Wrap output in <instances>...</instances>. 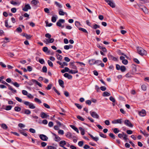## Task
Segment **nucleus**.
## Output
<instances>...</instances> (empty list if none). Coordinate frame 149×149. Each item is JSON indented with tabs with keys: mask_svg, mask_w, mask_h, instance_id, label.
<instances>
[{
	"mask_svg": "<svg viewBox=\"0 0 149 149\" xmlns=\"http://www.w3.org/2000/svg\"><path fill=\"white\" fill-rule=\"evenodd\" d=\"M112 8H115L116 5L114 3L112 0H104Z\"/></svg>",
	"mask_w": 149,
	"mask_h": 149,
	"instance_id": "obj_6",
	"label": "nucleus"
},
{
	"mask_svg": "<svg viewBox=\"0 0 149 149\" xmlns=\"http://www.w3.org/2000/svg\"><path fill=\"white\" fill-rule=\"evenodd\" d=\"M18 126L22 128L23 127H25V125L22 123H19L18 124Z\"/></svg>",
	"mask_w": 149,
	"mask_h": 149,
	"instance_id": "obj_58",
	"label": "nucleus"
},
{
	"mask_svg": "<svg viewBox=\"0 0 149 149\" xmlns=\"http://www.w3.org/2000/svg\"><path fill=\"white\" fill-rule=\"evenodd\" d=\"M84 144V143L83 141H80L78 143V145L80 146L81 147Z\"/></svg>",
	"mask_w": 149,
	"mask_h": 149,
	"instance_id": "obj_61",
	"label": "nucleus"
},
{
	"mask_svg": "<svg viewBox=\"0 0 149 149\" xmlns=\"http://www.w3.org/2000/svg\"><path fill=\"white\" fill-rule=\"evenodd\" d=\"M90 113L91 115V116L94 118L98 119L99 118V115L95 112L90 111Z\"/></svg>",
	"mask_w": 149,
	"mask_h": 149,
	"instance_id": "obj_8",
	"label": "nucleus"
},
{
	"mask_svg": "<svg viewBox=\"0 0 149 149\" xmlns=\"http://www.w3.org/2000/svg\"><path fill=\"white\" fill-rule=\"evenodd\" d=\"M47 63L51 67H52L53 66V65L52 63L49 60H48Z\"/></svg>",
	"mask_w": 149,
	"mask_h": 149,
	"instance_id": "obj_43",
	"label": "nucleus"
},
{
	"mask_svg": "<svg viewBox=\"0 0 149 149\" xmlns=\"http://www.w3.org/2000/svg\"><path fill=\"white\" fill-rule=\"evenodd\" d=\"M79 130L81 131V134L82 135H84L85 134V131L84 129L81 127H79Z\"/></svg>",
	"mask_w": 149,
	"mask_h": 149,
	"instance_id": "obj_30",
	"label": "nucleus"
},
{
	"mask_svg": "<svg viewBox=\"0 0 149 149\" xmlns=\"http://www.w3.org/2000/svg\"><path fill=\"white\" fill-rule=\"evenodd\" d=\"M124 123L127 126L132 127L133 126V125L129 120H125L124 121Z\"/></svg>",
	"mask_w": 149,
	"mask_h": 149,
	"instance_id": "obj_11",
	"label": "nucleus"
},
{
	"mask_svg": "<svg viewBox=\"0 0 149 149\" xmlns=\"http://www.w3.org/2000/svg\"><path fill=\"white\" fill-rule=\"evenodd\" d=\"M58 133L59 134L61 135H63L64 133V131L63 130H59L58 132Z\"/></svg>",
	"mask_w": 149,
	"mask_h": 149,
	"instance_id": "obj_56",
	"label": "nucleus"
},
{
	"mask_svg": "<svg viewBox=\"0 0 149 149\" xmlns=\"http://www.w3.org/2000/svg\"><path fill=\"white\" fill-rule=\"evenodd\" d=\"M42 71L43 72L46 73L47 71V67L45 66H43L42 68Z\"/></svg>",
	"mask_w": 149,
	"mask_h": 149,
	"instance_id": "obj_40",
	"label": "nucleus"
},
{
	"mask_svg": "<svg viewBox=\"0 0 149 149\" xmlns=\"http://www.w3.org/2000/svg\"><path fill=\"white\" fill-rule=\"evenodd\" d=\"M24 103L26 106H28L29 108L31 109H34L36 107V106L33 103L30 102L28 101H24Z\"/></svg>",
	"mask_w": 149,
	"mask_h": 149,
	"instance_id": "obj_2",
	"label": "nucleus"
},
{
	"mask_svg": "<svg viewBox=\"0 0 149 149\" xmlns=\"http://www.w3.org/2000/svg\"><path fill=\"white\" fill-rule=\"evenodd\" d=\"M122 62L124 65H127L128 63V61L126 59H125L122 61Z\"/></svg>",
	"mask_w": 149,
	"mask_h": 149,
	"instance_id": "obj_59",
	"label": "nucleus"
},
{
	"mask_svg": "<svg viewBox=\"0 0 149 149\" xmlns=\"http://www.w3.org/2000/svg\"><path fill=\"white\" fill-rule=\"evenodd\" d=\"M140 132L141 133H142L145 136H148V134L145 131L143 132L141 130H140Z\"/></svg>",
	"mask_w": 149,
	"mask_h": 149,
	"instance_id": "obj_45",
	"label": "nucleus"
},
{
	"mask_svg": "<svg viewBox=\"0 0 149 149\" xmlns=\"http://www.w3.org/2000/svg\"><path fill=\"white\" fill-rule=\"evenodd\" d=\"M5 26L7 28H10L11 27V26H9L8 24V20H6L5 21Z\"/></svg>",
	"mask_w": 149,
	"mask_h": 149,
	"instance_id": "obj_39",
	"label": "nucleus"
},
{
	"mask_svg": "<svg viewBox=\"0 0 149 149\" xmlns=\"http://www.w3.org/2000/svg\"><path fill=\"white\" fill-rule=\"evenodd\" d=\"M142 10L145 13H147L148 10L144 6L143 8H141Z\"/></svg>",
	"mask_w": 149,
	"mask_h": 149,
	"instance_id": "obj_38",
	"label": "nucleus"
},
{
	"mask_svg": "<svg viewBox=\"0 0 149 149\" xmlns=\"http://www.w3.org/2000/svg\"><path fill=\"white\" fill-rule=\"evenodd\" d=\"M45 40L46 41L44 40L43 42L45 43L46 44H47L48 43H52L54 40V39L51 38L49 39H46Z\"/></svg>",
	"mask_w": 149,
	"mask_h": 149,
	"instance_id": "obj_7",
	"label": "nucleus"
},
{
	"mask_svg": "<svg viewBox=\"0 0 149 149\" xmlns=\"http://www.w3.org/2000/svg\"><path fill=\"white\" fill-rule=\"evenodd\" d=\"M126 68L124 66H121L120 67V70L122 72H124L126 70Z\"/></svg>",
	"mask_w": 149,
	"mask_h": 149,
	"instance_id": "obj_36",
	"label": "nucleus"
},
{
	"mask_svg": "<svg viewBox=\"0 0 149 149\" xmlns=\"http://www.w3.org/2000/svg\"><path fill=\"white\" fill-rule=\"evenodd\" d=\"M39 137L42 140L44 141H47L48 139V138L46 135L44 134L40 135Z\"/></svg>",
	"mask_w": 149,
	"mask_h": 149,
	"instance_id": "obj_12",
	"label": "nucleus"
},
{
	"mask_svg": "<svg viewBox=\"0 0 149 149\" xmlns=\"http://www.w3.org/2000/svg\"><path fill=\"white\" fill-rule=\"evenodd\" d=\"M55 4L59 8H62V6L61 4H60L59 3H58V2L56 1L55 2Z\"/></svg>",
	"mask_w": 149,
	"mask_h": 149,
	"instance_id": "obj_49",
	"label": "nucleus"
},
{
	"mask_svg": "<svg viewBox=\"0 0 149 149\" xmlns=\"http://www.w3.org/2000/svg\"><path fill=\"white\" fill-rule=\"evenodd\" d=\"M31 8L29 4H26L24 7L22 9V10L24 11H27L28 10H30Z\"/></svg>",
	"mask_w": 149,
	"mask_h": 149,
	"instance_id": "obj_10",
	"label": "nucleus"
},
{
	"mask_svg": "<svg viewBox=\"0 0 149 149\" xmlns=\"http://www.w3.org/2000/svg\"><path fill=\"white\" fill-rule=\"evenodd\" d=\"M65 13L61 9L59 12V14L61 15H64Z\"/></svg>",
	"mask_w": 149,
	"mask_h": 149,
	"instance_id": "obj_34",
	"label": "nucleus"
},
{
	"mask_svg": "<svg viewBox=\"0 0 149 149\" xmlns=\"http://www.w3.org/2000/svg\"><path fill=\"white\" fill-rule=\"evenodd\" d=\"M101 62L102 61L100 60H97V61H95V64H97L98 65H100V64L101 63Z\"/></svg>",
	"mask_w": 149,
	"mask_h": 149,
	"instance_id": "obj_52",
	"label": "nucleus"
},
{
	"mask_svg": "<svg viewBox=\"0 0 149 149\" xmlns=\"http://www.w3.org/2000/svg\"><path fill=\"white\" fill-rule=\"evenodd\" d=\"M113 132L115 134L118 133L120 131L117 128H115L113 130Z\"/></svg>",
	"mask_w": 149,
	"mask_h": 149,
	"instance_id": "obj_46",
	"label": "nucleus"
},
{
	"mask_svg": "<svg viewBox=\"0 0 149 149\" xmlns=\"http://www.w3.org/2000/svg\"><path fill=\"white\" fill-rule=\"evenodd\" d=\"M146 111L144 109H142L141 111H138L139 114L141 117L145 116L146 115Z\"/></svg>",
	"mask_w": 149,
	"mask_h": 149,
	"instance_id": "obj_9",
	"label": "nucleus"
},
{
	"mask_svg": "<svg viewBox=\"0 0 149 149\" xmlns=\"http://www.w3.org/2000/svg\"><path fill=\"white\" fill-rule=\"evenodd\" d=\"M29 130L30 132L33 133H35L36 132L35 130L32 128H30Z\"/></svg>",
	"mask_w": 149,
	"mask_h": 149,
	"instance_id": "obj_62",
	"label": "nucleus"
},
{
	"mask_svg": "<svg viewBox=\"0 0 149 149\" xmlns=\"http://www.w3.org/2000/svg\"><path fill=\"white\" fill-rule=\"evenodd\" d=\"M79 29L80 31H83V32H84V33H88V32L87 31V30L86 29H85L84 28L80 27V28H79Z\"/></svg>",
	"mask_w": 149,
	"mask_h": 149,
	"instance_id": "obj_35",
	"label": "nucleus"
},
{
	"mask_svg": "<svg viewBox=\"0 0 149 149\" xmlns=\"http://www.w3.org/2000/svg\"><path fill=\"white\" fill-rule=\"evenodd\" d=\"M31 113V111L29 110L26 109L24 111V113L27 115H29Z\"/></svg>",
	"mask_w": 149,
	"mask_h": 149,
	"instance_id": "obj_33",
	"label": "nucleus"
},
{
	"mask_svg": "<svg viewBox=\"0 0 149 149\" xmlns=\"http://www.w3.org/2000/svg\"><path fill=\"white\" fill-rule=\"evenodd\" d=\"M58 83L59 85L62 87L63 88V85L64 84V81L62 80L59 79L58 80Z\"/></svg>",
	"mask_w": 149,
	"mask_h": 149,
	"instance_id": "obj_22",
	"label": "nucleus"
},
{
	"mask_svg": "<svg viewBox=\"0 0 149 149\" xmlns=\"http://www.w3.org/2000/svg\"><path fill=\"white\" fill-rule=\"evenodd\" d=\"M74 104L79 109H81L82 108V106L78 104L75 103Z\"/></svg>",
	"mask_w": 149,
	"mask_h": 149,
	"instance_id": "obj_51",
	"label": "nucleus"
},
{
	"mask_svg": "<svg viewBox=\"0 0 149 149\" xmlns=\"http://www.w3.org/2000/svg\"><path fill=\"white\" fill-rule=\"evenodd\" d=\"M64 76L65 77L69 79H71L72 78V75L69 74L68 73H65L64 74Z\"/></svg>",
	"mask_w": 149,
	"mask_h": 149,
	"instance_id": "obj_20",
	"label": "nucleus"
},
{
	"mask_svg": "<svg viewBox=\"0 0 149 149\" xmlns=\"http://www.w3.org/2000/svg\"><path fill=\"white\" fill-rule=\"evenodd\" d=\"M22 93V94L24 95H27L28 94L27 91L25 90H23Z\"/></svg>",
	"mask_w": 149,
	"mask_h": 149,
	"instance_id": "obj_55",
	"label": "nucleus"
},
{
	"mask_svg": "<svg viewBox=\"0 0 149 149\" xmlns=\"http://www.w3.org/2000/svg\"><path fill=\"white\" fill-rule=\"evenodd\" d=\"M92 27L93 29H96L97 28H100V25L95 24Z\"/></svg>",
	"mask_w": 149,
	"mask_h": 149,
	"instance_id": "obj_28",
	"label": "nucleus"
},
{
	"mask_svg": "<svg viewBox=\"0 0 149 149\" xmlns=\"http://www.w3.org/2000/svg\"><path fill=\"white\" fill-rule=\"evenodd\" d=\"M14 110L16 111L19 112L20 111L21 108L20 107L18 106L15 107L14 108Z\"/></svg>",
	"mask_w": 149,
	"mask_h": 149,
	"instance_id": "obj_32",
	"label": "nucleus"
},
{
	"mask_svg": "<svg viewBox=\"0 0 149 149\" xmlns=\"http://www.w3.org/2000/svg\"><path fill=\"white\" fill-rule=\"evenodd\" d=\"M73 47V46L71 45H66L64 46V49L66 50L69 49L70 48H72Z\"/></svg>",
	"mask_w": 149,
	"mask_h": 149,
	"instance_id": "obj_21",
	"label": "nucleus"
},
{
	"mask_svg": "<svg viewBox=\"0 0 149 149\" xmlns=\"http://www.w3.org/2000/svg\"><path fill=\"white\" fill-rule=\"evenodd\" d=\"M141 88L142 90L144 91H146L147 88L146 85L144 84L142 85L141 86Z\"/></svg>",
	"mask_w": 149,
	"mask_h": 149,
	"instance_id": "obj_41",
	"label": "nucleus"
},
{
	"mask_svg": "<svg viewBox=\"0 0 149 149\" xmlns=\"http://www.w3.org/2000/svg\"><path fill=\"white\" fill-rule=\"evenodd\" d=\"M11 11L13 13H15L17 11V9L15 8H13L11 9Z\"/></svg>",
	"mask_w": 149,
	"mask_h": 149,
	"instance_id": "obj_64",
	"label": "nucleus"
},
{
	"mask_svg": "<svg viewBox=\"0 0 149 149\" xmlns=\"http://www.w3.org/2000/svg\"><path fill=\"white\" fill-rule=\"evenodd\" d=\"M112 123L113 124H117V123L121 124L122 123V119H117L116 120H113L112 121Z\"/></svg>",
	"mask_w": 149,
	"mask_h": 149,
	"instance_id": "obj_14",
	"label": "nucleus"
},
{
	"mask_svg": "<svg viewBox=\"0 0 149 149\" xmlns=\"http://www.w3.org/2000/svg\"><path fill=\"white\" fill-rule=\"evenodd\" d=\"M40 116L42 118H45L49 117V115H47L44 112H42L40 113Z\"/></svg>",
	"mask_w": 149,
	"mask_h": 149,
	"instance_id": "obj_16",
	"label": "nucleus"
},
{
	"mask_svg": "<svg viewBox=\"0 0 149 149\" xmlns=\"http://www.w3.org/2000/svg\"><path fill=\"white\" fill-rule=\"evenodd\" d=\"M70 68H72L74 70H77V67L74 64V63L73 62H70Z\"/></svg>",
	"mask_w": 149,
	"mask_h": 149,
	"instance_id": "obj_19",
	"label": "nucleus"
},
{
	"mask_svg": "<svg viewBox=\"0 0 149 149\" xmlns=\"http://www.w3.org/2000/svg\"><path fill=\"white\" fill-rule=\"evenodd\" d=\"M99 135L100 136H101L102 137H103L104 138H106V137H107L106 136V135H104V134H103L102 133L100 132Z\"/></svg>",
	"mask_w": 149,
	"mask_h": 149,
	"instance_id": "obj_54",
	"label": "nucleus"
},
{
	"mask_svg": "<svg viewBox=\"0 0 149 149\" xmlns=\"http://www.w3.org/2000/svg\"><path fill=\"white\" fill-rule=\"evenodd\" d=\"M70 127L74 130L75 131H76L77 133H79V131L78 129L75 126L73 125H70Z\"/></svg>",
	"mask_w": 149,
	"mask_h": 149,
	"instance_id": "obj_25",
	"label": "nucleus"
},
{
	"mask_svg": "<svg viewBox=\"0 0 149 149\" xmlns=\"http://www.w3.org/2000/svg\"><path fill=\"white\" fill-rule=\"evenodd\" d=\"M56 55L57 57V58L58 59L61 60L63 58L62 56L57 54H56Z\"/></svg>",
	"mask_w": 149,
	"mask_h": 149,
	"instance_id": "obj_37",
	"label": "nucleus"
},
{
	"mask_svg": "<svg viewBox=\"0 0 149 149\" xmlns=\"http://www.w3.org/2000/svg\"><path fill=\"white\" fill-rule=\"evenodd\" d=\"M110 95V94L107 91H105L103 93V96H109Z\"/></svg>",
	"mask_w": 149,
	"mask_h": 149,
	"instance_id": "obj_31",
	"label": "nucleus"
},
{
	"mask_svg": "<svg viewBox=\"0 0 149 149\" xmlns=\"http://www.w3.org/2000/svg\"><path fill=\"white\" fill-rule=\"evenodd\" d=\"M12 84L17 87H18L19 85L17 82H12Z\"/></svg>",
	"mask_w": 149,
	"mask_h": 149,
	"instance_id": "obj_48",
	"label": "nucleus"
},
{
	"mask_svg": "<svg viewBox=\"0 0 149 149\" xmlns=\"http://www.w3.org/2000/svg\"><path fill=\"white\" fill-rule=\"evenodd\" d=\"M0 65L1 67L3 68H5L6 67V65L3 62H0Z\"/></svg>",
	"mask_w": 149,
	"mask_h": 149,
	"instance_id": "obj_57",
	"label": "nucleus"
},
{
	"mask_svg": "<svg viewBox=\"0 0 149 149\" xmlns=\"http://www.w3.org/2000/svg\"><path fill=\"white\" fill-rule=\"evenodd\" d=\"M52 134L55 137L54 140L56 141H59L61 140V138L56 134L54 133H52Z\"/></svg>",
	"mask_w": 149,
	"mask_h": 149,
	"instance_id": "obj_15",
	"label": "nucleus"
},
{
	"mask_svg": "<svg viewBox=\"0 0 149 149\" xmlns=\"http://www.w3.org/2000/svg\"><path fill=\"white\" fill-rule=\"evenodd\" d=\"M65 136L67 137L69 139L76 137L75 136H72V134L69 132H68L66 133Z\"/></svg>",
	"mask_w": 149,
	"mask_h": 149,
	"instance_id": "obj_13",
	"label": "nucleus"
},
{
	"mask_svg": "<svg viewBox=\"0 0 149 149\" xmlns=\"http://www.w3.org/2000/svg\"><path fill=\"white\" fill-rule=\"evenodd\" d=\"M118 136L119 138L121 139L123 138V139L124 140L126 141H127V140H129L127 137V135L125 134L124 132H123L122 134H118Z\"/></svg>",
	"mask_w": 149,
	"mask_h": 149,
	"instance_id": "obj_3",
	"label": "nucleus"
},
{
	"mask_svg": "<svg viewBox=\"0 0 149 149\" xmlns=\"http://www.w3.org/2000/svg\"><path fill=\"white\" fill-rule=\"evenodd\" d=\"M108 57L110 59H112L115 61H117L118 59L116 58L113 56L111 54H109L108 55Z\"/></svg>",
	"mask_w": 149,
	"mask_h": 149,
	"instance_id": "obj_17",
	"label": "nucleus"
},
{
	"mask_svg": "<svg viewBox=\"0 0 149 149\" xmlns=\"http://www.w3.org/2000/svg\"><path fill=\"white\" fill-rule=\"evenodd\" d=\"M33 81H34V82H35V83L36 85H38L39 86H40V87H42V85H41V84L40 83H39L37 81H36V80H33Z\"/></svg>",
	"mask_w": 149,
	"mask_h": 149,
	"instance_id": "obj_42",
	"label": "nucleus"
},
{
	"mask_svg": "<svg viewBox=\"0 0 149 149\" xmlns=\"http://www.w3.org/2000/svg\"><path fill=\"white\" fill-rule=\"evenodd\" d=\"M137 49L138 53L141 55L143 56L147 54V52L142 47H138Z\"/></svg>",
	"mask_w": 149,
	"mask_h": 149,
	"instance_id": "obj_1",
	"label": "nucleus"
},
{
	"mask_svg": "<svg viewBox=\"0 0 149 149\" xmlns=\"http://www.w3.org/2000/svg\"><path fill=\"white\" fill-rule=\"evenodd\" d=\"M78 72L77 70H70L69 71V73L72 74H75Z\"/></svg>",
	"mask_w": 149,
	"mask_h": 149,
	"instance_id": "obj_27",
	"label": "nucleus"
},
{
	"mask_svg": "<svg viewBox=\"0 0 149 149\" xmlns=\"http://www.w3.org/2000/svg\"><path fill=\"white\" fill-rule=\"evenodd\" d=\"M88 135L95 141H97L98 140V138L97 137H94L92 134H88Z\"/></svg>",
	"mask_w": 149,
	"mask_h": 149,
	"instance_id": "obj_23",
	"label": "nucleus"
},
{
	"mask_svg": "<svg viewBox=\"0 0 149 149\" xmlns=\"http://www.w3.org/2000/svg\"><path fill=\"white\" fill-rule=\"evenodd\" d=\"M19 132L21 134L24 136H27V134L25 132L23 131L22 130H19Z\"/></svg>",
	"mask_w": 149,
	"mask_h": 149,
	"instance_id": "obj_29",
	"label": "nucleus"
},
{
	"mask_svg": "<svg viewBox=\"0 0 149 149\" xmlns=\"http://www.w3.org/2000/svg\"><path fill=\"white\" fill-rule=\"evenodd\" d=\"M77 118L78 119L81 121H83L84 120V119L80 116H77Z\"/></svg>",
	"mask_w": 149,
	"mask_h": 149,
	"instance_id": "obj_50",
	"label": "nucleus"
},
{
	"mask_svg": "<svg viewBox=\"0 0 149 149\" xmlns=\"http://www.w3.org/2000/svg\"><path fill=\"white\" fill-rule=\"evenodd\" d=\"M66 144V142L65 141H61L60 142L59 146H60L63 148L65 147L64 146Z\"/></svg>",
	"mask_w": 149,
	"mask_h": 149,
	"instance_id": "obj_18",
	"label": "nucleus"
},
{
	"mask_svg": "<svg viewBox=\"0 0 149 149\" xmlns=\"http://www.w3.org/2000/svg\"><path fill=\"white\" fill-rule=\"evenodd\" d=\"M12 107L11 105L7 106L6 107L5 109L6 110H9L11 109Z\"/></svg>",
	"mask_w": 149,
	"mask_h": 149,
	"instance_id": "obj_47",
	"label": "nucleus"
},
{
	"mask_svg": "<svg viewBox=\"0 0 149 149\" xmlns=\"http://www.w3.org/2000/svg\"><path fill=\"white\" fill-rule=\"evenodd\" d=\"M52 21L53 22H55L56 20V18L54 16H53L52 18Z\"/></svg>",
	"mask_w": 149,
	"mask_h": 149,
	"instance_id": "obj_53",
	"label": "nucleus"
},
{
	"mask_svg": "<svg viewBox=\"0 0 149 149\" xmlns=\"http://www.w3.org/2000/svg\"><path fill=\"white\" fill-rule=\"evenodd\" d=\"M39 3V1L36 0H32L31 2V3L33 4L34 6L36 5Z\"/></svg>",
	"mask_w": 149,
	"mask_h": 149,
	"instance_id": "obj_26",
	"label": "nucleus"
},
{
	"mask_svg": "<svg viewBox=\"0 0 149 149\" xmlns=\"http://www.w3.org/2000/svg\"><path fill=\"white\" fill-rule=\"evenodd\" d=\"M65 22V21L63 19H60L56 23L57 25L61 27L62 28L64 27V26L63 25H62V23H63Z\"/></svg>",
	"mask_w": 149,
	"mask_h": 149,
	"instance_id": "obj_5",
	"label": "nucleus"
},
{
	"mask_svg": "<svg viewBox=\"0 0 149 149\" xmlns=\"http://www.w3.org/2000/svg\"><path fill=\"white\" fill-rule=\"evenodd\" d=\"M109 136L113 139H115V135L112 133H110L109 134Z\"/></svg>",
	"mask_w": 149,
	"mask_h": 149,
	"instance_id": "obj_60",
	"label": "nucleus"
},
{
	"mask_svg": "<svg viewBox=\"0 0 149 149\" xmlns=\"http://www.w3.org/2000/svg\"><path fill=\"white\" fill-rule=\"evenodd\" d=\"M1 83L3 84L6 86H7L8 88V89L11 90L12 92H14V93H16L17 92V91L16 90L14 89L13 88L10 86L9 84H8L5 81H2L1 82Z\"/></svg>",
	"mask_w": 149,
	"mask_h": 149,
	"instance_id": "obj_4",
	"label": "nucleus"
},
{
	"mask_svg": "<svg viewBox=\"0 0 149 149\" xmlns=\"http://www.w3.org/2000/svg\"><path fill=\"white\" fill-rule=\"evenodd\" d=\"M16 31L17 32H19V33L21 32H22V31L21 28L20 27L17 28L16 29Z\"/></svg>",
	"mask_w": 149,
	"mask_h": 149,
	"instance_id": "obj_63",
	"label": "nucleus"
},
{
	"mask_svg": "<svg viewBox=\"0 0 149 149\" xmlns=\"http://www.w3.org/2000/svg\"><path fill=\"white\" fill-rule=\"evenodd\" d=\"M95 60L94 59H91L89 60V63L91 65L95 64Z\"/></svg>",
	"mask_w": 149,
	"mask_h": 149,
	"instance_id": "obj_24",
	"label": "nucleus"
},
{
	"mask_svg": "<svg viewBox=\"0 0 149 149\" xmlns=\"http://www.w3.org/2000/svg\"><path fill=\"white\" fill-rule=\"evenodd\" d=\"M34 100L36 102H37L39 104H40L42 103L40 99L37 98H35Z\"/></svg>",
	"mask_w": 149,
	"mask_h": 149,
	"instance_id": "obj_44",
	"label": "nucleus"
}]
</instances>
